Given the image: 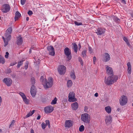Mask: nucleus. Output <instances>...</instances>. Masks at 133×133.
Masks as SVG:
<instances>
[{
    "label": "nucleus",
    "mask_w": 133,
    "mask_h": 133,
    "mask_svg": "<svg viewBox=\"0 0 133 133\" xmlns=\"http://www.w3.org/2000/svg\"><path fill=\"white\" fill-rule=\"evenodd\" d=\"M57 99L56 97H55L54 99L52 100L51 103V104H56L57 103Z\"/></svg>",
    "instance_id": "72a5a7b5"
},
{
    "label": "nucleus",
    "mask_w": 133,
    "mask_h": 133,
    "mask_svg": "<svg viewBox=\"0 0 133 133\" xmlns=\"http://www.w3.org/2000/svg\"><path fill=\"white\" fill-rule=\"evenodd\" d=\"M118 79L117 76H109L107 78L106 77L105 78L104 82L107 85H110L116 82Z\"/></svg>",
    "instance_id": "f257e3e1"
},
{
    "label": "nucleus",
    "mask_w": 133,
    "mask_h": 133,
    "mask_svg": "<svg viewBox=\"0 0 133 133\" xmlns=\"http://www.w3.org/2000/svg\"><path fill=\"white\" fill-rule=\"evenodd\" d=\"M64 54L68 59L67 61H69L71 58V51L68 48L66 47L64 49Z\"/></svg>",
    "instance_id": "20e7f679"
},
{
    "label": "nucleus",
    "mask_w": 133,
    "mask_h": 133,
    "mask_svg": "<svg viewBox=\"0 0 133 133\" xmlns=\"http://www.w3.org/2000/svg\"><path fill=\"white\" fill-rule=\"evenodd\" d=\"M121 2L123 3L124 4H126V2L125 0H121Z\"/></svg>",
    "instance_id": "bf43d9fd"
},
{
    "label": "nucleus",
    "mask_w": 133,
    "mask_h": 133,
    "mask_svg": "<svg viewBox=\"0 0 133 133\" xmlns=\"http://www.w3.org/2000/svg\"><path fill=\"white\" fill-rule=\"evenodd\" d=\"M29 52L30 54L31 53V49H30Z\"/></svg>",
    "instance_id": "338daca9"
},
{
    "label": "nucleus",
    "mask_w": 133,
    "mask_h": 133,
    "mask_svg": "<svg viewBox=\"0 0 133 133\" xmlns=\"http://www.w3.org/2000/svg\"><path fill=\"white\" fill-rule=\"evenodd\" d=\"M19 95L21 96L22 97L23 99H25V98L26 97V96L25 95V94L23 93L20 92L19 93Z\"/></svg>",
    "instance_id": "4c0bfd02"
},
{
    "label": "nucleus",
    "mask_w": 133,
    "mask_h": 133,
    "mask_svg": "<svg viewBox=\"0 0 133 133\" xmlns=\"http://www.w3.org/2000/svg\"><path fill=\"white\" fill-rule=\"evenodd\" d=\"M114 20L115 22L117 23L119 22L120 21V20L116 16H114Z\"/></svg>",
    "instance_id": "f704fd0d"
},
{
    "label": "nucleus",
    "mask_w": 133,
    "mask_h": 133,
    "mask_svg": "<svg viewBox=\"0 0 133 133\" xmlns=\"http://www.w3.org/2000/svg\"><path fill=\"white\" fill-rule=\"evenodd\" d=\"M23 61L24 60H22L18 63V64L17 66L18 68H19L20 67V66L23 64Z\"/></svg>",
    "instance_id": "473e14b6"
},
{
    "label": "nucleus",
    "mask_w": 133,
    "mask_h": 133,
    "mask_svg": "<svg viewBox=\"0 0 133 133\" xmlns=\"http://www.w3.org/2000/svg\"><path fill=\"white\" fill-rule=\"evenodd\" d=\"M5 62V60L4 58L0 55V63L4 64Z\"/></svg>",
    "instance_id": "cd10ccee"
},
{
    "label": "nucleus",
    "mask_w": 133,
    "mask_h": 133,
    "mask_svg": "<svg viewBox=\"0 0 133 133\" xmlns=\"http://www.w3.org/2000/svg\"><path fill=\"white\" fill-rule=\"evenodd\" d=\"M23 42V39L21 36H19L17 38V44L18 45H21Z\"/></svg>",
    "instance_id": "dca6fc26"
},
{
    "label": "nucleus",
    "mask_w": 133,
    "mask_h": 133,
    "mask_svg": "<svg viewBox=\"0 0 133 133\" xmlns=\"http://www.w3.org/2000/svg\"><path fill=\"white\" fill-rule=\"evenodd\" d=\"M26 0H21V4L22 5H24L26 2Z\"/></svg>",
    "instance_id": "09e8293b"
},
{
    "label": "nucleus",
    "mask_w": 133,
    "mask_h": 133,
    "mask_svg": "<svg viewBox=\"0 0 133 133\" xmlns=\"http://www.w3.org/2000/svg\"><path fill=\"white\" fill-rule=\"evenodd\" d=\"M2 102V99L1 97L0 96V106L1 105V103Z\"/></svg>",
    "instance_id": "680f3d73"
},
{
    "label": "nucleus",
    "mask_w": 133,
    "mask_h": 133,
    "mask_svg": "<svg viewBox=\"0 0 133 133\" xmlns=\"http://www.w3.org/2000/svg\"><path fill=\"white\" fill-rule=\"evenodd\" d=\"M11 72V70L10 68L7 69L5 71V73L6 74H9Z\"/></svg>",
    "instance_id": "a18cd8bd"
},
{
    "label": "nucleus",
    "mask_w": 133,
    "mask_h": 133,
    "mask_svg": "<svg viewBox=\"0 0 133 133\" xmlns=\"http://www.w3.org/2000/svg\"><path fill=\"white\" fill-rule=\"evenodd\" d=\"M45 122L46 123L45 124L46 126L48 125V127L49 128L50 127V123L49 121L48 120H46Z\"/></svg>",
    "instance_id": "a19ab883"
},
{
    "label": "nucleus",
    "mask_w": 133,
    "mask_h": 133,
    "mask_svg": "<svg viewBox=\"0 0 133 133\" xmlns=\"http://www.w3.org/2000/svg\"><path fill=\"white\" fill-rule=\"evenodd\" d=\"M54 108L51 106H48L44 108L45 112L46 113L51 112L53 110Z\"/></svg>",
    "instance_id": "f8f14e48"
},
{
    "label": "nucleus",
    "mask_w": 133,
    "mask_h": 133,
    "mask_svg": "<svg viewBox=\"0 0 133 133\" xmlns=\"http://www.w3.org/2000/svg\"><path fill=\"white\" fill-rule=\"evenodd\" d=\"M10 33L6 32L5 34V37H6V40L9 41L11 39V36Z\"/></svg>",
    "instance_id": "6ab92c4d"
},
{
    "label": "nucleus",
    "mask_w": 133,
    "mask_h": 133,
    "mask_svg": "<svg viewBox=\"0 0 133 133\" xmlns=\"http://www.w3.org/2000/svg\"><path fill=\"white\" fill-rule=\"evenodd\" d=\"M31 81L32 85H34L35 83V80L34 77H32L31 78Z\"/></svg>",
    "instance_id": "e433bc0d"
},
{
    "label": "nucleus",
    "mask_w": 133,
    "mask_h": 133,
    "mask_svg": "<svg viewBox=\"0 0 133 133\" xmlns=\"http://www.w3.org/2000/svg\"><path fill=\"white\" fill-rule=\"evenodd\" d=\"M66 71V68L63 65H59V73L61 75L65 74Z\"/></svg>",
    "instance_id": "423d86ee"
},
{
    "label": "nucleus",
    "mask_w": 133,
    "mask_h": 133,
    "mask_svg": "<svg viewBox=\"0 0 133 133\" xmlns=\"http://www.w3.org/2000/svg\"><path fill=\"white\" fill-rule=\"evenodd\" d=\"M127 65L128 67V73L129 74H130L131 70L130 63L128 62L127 64Z\"/></svg>",
    "instance_id": "aec40b11"
},
{
    "label": "nucleus",
    "mask_w": 133,
    "mask_h": 133,
    "mask_svg": "<svg viewBox=\"0 0 133 133\" xmlns=\"http://www.w3.org/2000/svg\"><path fill=\"white\" fill-rule=\"evenodd\" d=\"M96 97H97L98 96V94L97 93H96L94 95Z\"/></svg>",
    "instance_id": "e2e57ef3"
},
{
    "label": "nucleus",
    "mask_w": 133,
    "mask_h": 133,
    "mask_svg": "<svg viewBox=\"0 0 133 133\" xmlns=\"http://www.w3.org/2000/svg\"><path fill=\"white\" fill-rule=\"evenodd\" d=\"M46 80V79L45 78H44L43 76H41L40 79V81L41 82H42L43 85V84H44Z\"/></svg>",
    "instance_id": "393cba45"
},
{
    "label": "nucleus",
    "mask_w": 133,
    "mask_h": 133,
    "mask_svg": "<svg viewBox=\"0 0 133 133\" xmlns=\"http://www.w3.org/2000/svg\"><path fill=\"white\" fill-rule=\"evenodd\" d=\"M53 85V79L52 77H50L49 78L48 81L46 80L43 85L44 88L47 89L51 88Z\"/></svg>",
    "instance_id": "f03ea898"
},
{
    "label": "nucleus",
    "mask_w": 133,
    "mask_h": 133,
    "mask_svg": "<svg viewBox=\"0 0 133 133\" xmlns=\"http://www.w3.org/2000/svg\"><path fill=\"white\" fill-rule=\"evenodd\" d=\"M21 17V14L18 11H17L15 13V21L17 20Z\"/></svg>",
    "instance_id": "f3484780"
},
{
    "label": "nucleus",
    "mask_w": 133,
    "mask_h": 133,
    "mask_svg": "<svg viewBox=\"0 0 133 133\" xmlns=\"http://www.w3.org/2000/svg\"><path fill=\"white\" fill-rule=\"evenodd\" d=\"M9 55V53L8 52H6V55H5V57L6 58H8V57Z\"/></svg>",
    "instance_id": "864d4df0"
},
{
    "label": "nucleus",
    "mask_w": 133,
    "mask_h": 133,
    "mask_svg": "<svg viewBox=\"0 0 133 133\" xmlns=\"http://www.w3.org/2000/svg\"><path fill=\"white\" fill-rule=\"evenodd\" d=\"M75 97V93L73 92H70L69 94L68 97Z\"/></svg>",
    "instance_id": "7c9ffc66"
},
{
    "label": "nucleus",
    "mask_w": 133,
    "mask_h": 133,
    "mask_svg": "<svg viewBox=\"0 0 133 133\" xmlns=\"http://www.w3.org/2000/svg\"><path fill=\"white\" fill-rule=\"evenodd\" d=\"M24 102L26 104H29V101L26 98V97L25 98V99H23Z\"/></svg>",
    "instance_id": "79ce46f5"
},
{
    "label": "nucleus",
    "mask_w": 133,
    "mask_h": 133,
    "mask_svg": "<svg viewBox=\"0 0 133 133\" xmlns=\"http://www.w3.org/2000/svg\"><path fill=\"white\" fill-rule=\"evenodd\" d=\"M88 109V108L87 106H85L84 107V111L86 112H87Z\"/></svg>",
    "instance_id": "4d7b16f0"
},
{
    "label": "nucleus",
    "mask_w": 133,
    "mask_h": 133,
    "mask_svg": "<svg viewBox=\"0 0 133 133\" xmlns=\"http://www.w3.org/2000/svg\"><path fill=\"white\" fill-rule=\"evenodd\" d=\"M70 76L71 78L74 79H75L76 78V76L74 73H72L70 74Z\"/></svg>",
    "instance_id": "37998d69"
},
{
    "label": "nucleus",
    "mask_w": 133,
    "mask_h": 133,
    "mask_svg": "<svg viewBox=\"0 0 133 133\" xmlns=\"http://www.w3.org/2000/svg\"><path fill=\"white\" fill-rule=\"evenodd\" d=\"M105 109L107 112L108 114L111 113V109L110 107L109 106H108L105 107Z\"/></svg>",
    "instance_id": "b1692460"
},
{
    "label": "nucleus",
    "mask_w": 133,
    "mask_h": 133,
    "mask_svg": "<svg viewBox=\"0 0 133 133\" xmlns=\"http://www.w3.org/2000/svg\"><path fill=\"white\" fill-rule=\"evenodd\" d=\"M84 127L83 125L81 126L79 128V130L80 132H82L84 130Z\"/></svg>",
    "instance_id": "c9c22d12"
},
{
    "label": "nucleus",
    "mask_w": 133,
    "mask_h": 133,
    "mask_svg": "<svg viewBox=\"0 0 133 133\" xmlns=\"http://www.w3.org/2000/svg\"><path fill=\"white\" fill-rule=\"evenodd\" d=\"M12 31V29L11 27H10L6 31V32L10 33L11 34Z\"/></svg>",
    "instance_id": "58836bf2"
},
{
    "label": "nucleus",
    "mask_w": 133,
    "mask_h": 133,
    "mask_svg": "<svg viewBox=\"0 0 133 133\" xmlns=\"http://www.w3.org/2000/svg\"><path fill=\"white\" fill-rule=\"evenodd\" d=\"M28 62H27L25 63V65L24 66V68L25 70H26L28 68Z\"/></svg>",
    "instance_id": "de8ad7c7"
},
{
    "label": "nucleus",
    "mask_w": 133,
    "mask_h": 133,
    "mask_svg": "<svg viewBox=\"0 0 133 133\" xmlns=\"http://www.w3.org/2000/svg\"><path fill=\"white\" fill-rule=\"evenodd\" d=\"M119 103L121 105H124L126 104L127 102V98L126 96L123 95L121 97V98L119 99Z\"/></svg>",
    "instance_id": "39448f33"
},
{
    "label": "nucleus",
    "mask_w": 133,
    "mask_h": 133,
    "mask_svg": "<svg viewBox=\"0 0 133 133\" xmlns=\"http://www.w3.org/2000/svg\"><path fill=\"white\" fill-rule=\"evenodd\" d=\"M86 51L85 50H83L82 51V53L81 56L84 58H85L86 56Z\"/></svg>",
    "instance_id": "2f4dec72"
},
{
    "label": "nucleus",
    "mask_w": 133,
    "mask_h": 133,
    "mask_svg": "<svg viewBox=\"0 0 133 133\" xmlns=\"http://www.w3.org/2000/svg\"><path fill=\"white\" fill-rule=\"evenodd\" d=\"M105 57L103 59V61L104 62H107L109 61L110 59V55L107 53H104Z\"/></svg>",
    "instance_id": "4468645a"
},
{
    "label": "nucleus",
    "mask_w": 133,
    "mask_h": 133,
    "mask_svg": "<svg viewBox=\"0 0 133 133\" xmlns=\"http://www.w3.org/2000/svg\"><path fill=\"white\" fill-rule=\"evenodd\" d=\"M68 101L70 102H74L77 101V99L75 97H68Z\"/></svg>",
    "instance_id": "412c9836"
},
{
    "label": "nucleus",
    "mask_w": 133,
    "mask_h": 133,
    "mask_svg": "<svg viewBox=\"0 0 133 133\" xmlns=\"http://www.w3.org/2000/svg\"><path fill=\"white\" fill-rule=\"evenodd\" d=\"M74 23L77 26L81 25H82V24L81 22L78 23L76 21H75Z\"/></svg>",
    "instance_id": "49530a36"
},
{
    "label": "nucleus",
    "mask_w": 133,
    "mask_h": 133,
    "mask_svg": "<svg viewBox=\"0 0 133 133\" xmlns=\"http://www.w3.org/2000/svg\"><path fill=\"white\" fill-rule=\"evenodd\" d=\"M17 63L16 62H12L10 64V66H12L15 65Z\"/></svg>",
    "instance_id": "8fccbe9b"
},
{
    "label": "nucleus",
    "mask_w": 133,
    "mask_h": 133,
    "mask_svg": "<svg viewBox=\"0 0 133 133\" xmlns=\"http://www.w3.org/2000/svg\"><path fill=\"white\" fill-rule=\"evenodd\" d=\"M89 51L90 52L92 51V49L90 46L89 47Z\"/></svg>",
    "instance_id": "13d9d810"
},
{
    "label": "nucleus",
    "mask_w": 133,
    "mask_h": 133,
    "mask_svg": "<svg viewBox=\"0 0 133 133\" xmlns=\"http://www.w3.org/2000/svg\"><path fill=\"white\" fill-rule=\"evenodd\" d=\"M41 126L42 129H44L45 128L46 125L43 122L41 124Z\"/></svg>",
    "instance_id": "c03bdc74"
},
{
    "label": "nucleus",
    "mask_w": 133,
    "mask_h": 133,
    "mask_svg": "<svg viewBox=\"0 0 133 133\" xmlns=\"http://www.w3.org/2000/svg\"><path fill=\"white\" fill-rule=\"evenodd\" d=\"M72 109L74 110H77L78 107V104L77 102H75L71 104Z\"/></svg>",
    "instance_id": "2eb2a0df"
},
{
    "label": "nucleus",
    "mask_w": 133,
    "mask_h": 133,
    "mask_svg": "<svg viewBox=\"0 0 133 133\" xmlns=\"http://www.w3.org/2000/svg\"><path fill=\"white\" fill-rule=\"evenodd\" d=\"M10 7L9 4H5L2 5L1 8L2 11L4 13H6L9 11Z\"/></svg>",
    "instance_id": "0eeeda50"
},
{
    "label": "nucleus",
    "mask_w": 133,
    "mask_h": 133,
    "mask_svg": "<svg viewBox=\"0 0 133 133\" xmlns=\"http://www.w3.org/2000/svg\"><path fill=\"white\" fill-rule=\"evenodd\" d=\"M73 47L72 49L74 50V51L76 52H77L78 50V47L77 46L76 44L75 43H73L72 44Z\"/></svg>",
    "instance_id": "4be33fe9"
},
{
    "label": "nucleus",
    "mask_w": 133,
    "mask_h": 133,
    "mask_svg": "<svg viewBox=\"0 0 133 133\" xmlns=\"http://www.w3.org/2000/svg\"><path fill=\"white\" fill-rule=\"evenodd\" d=\"M72 82L71 80H69L67 82V86L68 87H70L72 85Z\"/></svg>",
    "instance_id": "bb28decb"
},
{
    "label": "nucleus",
    "mask_w": 133,
    "mask_h": 133,
    "mask_svg": "<svg viewBox=\"0 0 133 133\" xmlns=\"http://www.w3.org/2000/svg\"><path fill=\"white\" fill-rule=\"evenodd\" d=\"M96 57H93V62H94V64H95V62L96 60Z\"/></svg>",
    "instance_id": "5fc2aeb1"
},
{
    "label": "nucleus",
    "mask_w": 133,
    "mask_h": 133,
    "mask_svg": "<svg viewBox=\"0 0 133 133\" xmlns=\"http://www.w3.org/2000/svg\"><path fill=\"white\" fill-rule=\"evenodd\" d=\"M106 72L108 75L112 76H114L112 68L109 66H107L106 68Z\"/></svg>",
    "instance_id": "9d476101"
},
{
    "label": "nucleus",
    "mask_w": 133,
    "mask_h": 133,
    "mask_svg": "<svg viewBox=\"0 0 133 133\" xmlns=\"http://www.w3.org/2000/svg\"><path fill=\"white\" fill-rule=\"evenodd\" d=\"M3 82L8 87L10 86L12 83V79L8 77L4 78L3 80Z\"/></svg>",
    "instance_id": "1a4fd4ad"
},
{
    "label": "nucleus",
    "mask_w": 133,
    "mask_h": 133,
    "mask_svg": "<svg viewBox=\"0 0 133 133\" xmlns=\"http://www.w3.org/2000/svg\"><path fill=\"white\" fill-rule=\"evenodd\" d=\"M2 38L4 42L5 43L4 46H5L8 44L9 41L8 40H6V38H5L3 36L2 37Z\"/></svg>",
    "instance_id": "c85d7f7f"
},
{
    "label": "nucleus",
    "mask_w": 133,
    "mask_h": 133,
    "mask_svg": "<svg viewBox=\"0 0 133 133\" xmlns=\"http://www.w3.org/2000/svg\"><path fill=\"white\" fill-rule=\"evenodd\" d=\"M90 116L87 113L82 114L81 119L85 123L89 124L90 123Z\"/></svg>",
    "instance_id": "7ed1b4c3"
},
{
    "label": "nucleus",
    "mask_w": 133,
    "mask_h": 133,
    "mask_svg": "<svg viewBox=\"0 0 133 133\" xmlns=\"http://www.w3.org/2000/svg\"><path fill=\"white\" fill-rule=\"evenodd\" d=\"M96 33L98 35H101L103 34L105 32V30L101 28H98L97 29Z\"/></svg>",
    "instance_id": "9b49d317"
},
{
    "label": "nucleus",
    "mask_w": 133,
    "mask_h": 133,
    "mask_svg": "<svg viewBox=\"0 0 133 133\" xmlns=\"http://www.w3.org/2000/svg\"><path fill=\"white\" fill-rule=\"evenodd\" d=\"M123 38L124 41L126 42L127 45L128 46H129L130 47L131 46L129 42V41L127 37H124Z\"/></svg>",
    "instance_id": "5701e85b"
},
{
    "label": "nucleus",
    "mask_w": 133,
    "mask_h": 133,
    "mask_svg": "<svg viewBox=\"0 0 133 133\" xmlns=\"http://www.w3.org/2000/svg\"><path fill=\"white\" fill-rule=\"evenodd\" d=\"M65 127L68 128H69L72 126L73 124L72 121L71 120H66L65 122Z\"/></svg>",
    "instance_id": "ddd939ff"
},
{
    "label": "nucleus",
    "mask_w": 133,
    "mask_h": 133,
    "mask_svg": "<svg viewBox=\"0 0 133 133\" xmlns=\"http://www.w3.org/2000/svg\"><path fill=\"white\" fill-rule=\"evenodd\" d=\"M15 122V121L14 120H12V121L11 124H10V126H11L12 125H13L14 124Z\"/></svg>",
    "instance_id": "6e6d98bb"
},
{
    "label": "nucleus",
    "mask_w": 133,
    "mask_h": 133,
    "mask_svg": "<svg viewBox=\"0 0 133 133\" xmlns=\"http://www.w3.org/2000/svg\"><path fill=\"white\" fill-rule=\"evenodd\" d=\"M28 14L29 15H32V14H33V12H32L31 11V10H29L28 12Z\"/></svg>",
    "instance_id": "3c124183"
},
{
    "label": "nucleus",
    "mask_w": 133,
    "mask_h": 133,
    "mask_svg": "<svg viewBox=\"0 0 133 133\" xmlns=\"http://www.w3.org/2000/svg\"><path fill=\"white\" fill-rule=\"evenodd\" d=\"M78 59L79 61L80 62L82 66H83V64L81 58L80 57H78Z\"/></svg>",
    "instance_id": "ea45409f"
},
{
    "label": "nucleus",
    "mask_w": 133,
    "mask_h": 133,
    "mask_svg": "<svg viewBox=\"0 0 133 133\" xmlns=\"http://www.w3.org/2000/svg\"><path fill=\"white\" fill-rule=\"evenodd\" d=\"M31 133H34V130L33 129H31L30 131Z\"/></svg>",
    "instance_id": "0e129e2a"
},
{
    "label": "nucleus",
    "mask_w": 133,
    "mask_h": 133,
    "mask_svg": "<svg viewBox=\"0 0 133 133\" xmlns=\"http://www.w3.org/2000/svg\"><path fill=\"white\" fill-rule=\"evenodd\" d=\"M47 50L48 51V53L49 55L54 56L55 55L54 49L52 46L50 45L47 46Z\"/></svg>",
    "instance_id": "6e6552de"
},
{
    "label": "nucleus",
    "mask_w": 133,
    "mask_h": 133,
    "mask_svg": "<svg viewBox=\"0 0 133 133\" xmlns=\"http://www.w3.org/2000/svg\"><path fill=\"white\" fill-rule=\"evenodd\" d=\"M36 90L35 89V87L34 85H32L31 86V88L30 90L32 91V90Z\"/></svg>",
    "instance_id": "603ef678"
},
{
    "label": "nucleus",
    "mask_w": 133,
    "mask_h": 133,
    "mask_svg": "<svg viewBox=\"0 0 133 133\" xmlns=\"http://www.w3.org/2000/svg\"><path fill=\"white\" fill-rule=\"evenodd\" d=\"M112 118L111 116H109L107 117L105 119V121L106 124L110 123L112 121Z\"/></svg>",
    "instance_id": "a211bd4d"
},
{
    "label": "nucleus",
    "mask_w": 133,
    "mask_h": 133,
    "mask_svg": "<svg viewBox=\"0 0 133 133\" xmlns=\"http://www.w3.org/2000/svg\"><path fill=\"white\" fill-rule=\"evenodd\" d=\"M31 95L32 97H34L36 94V90H32V91L30 90Z\"/></svg>",
    "instance_id": "c756f323"
},
{
    "label": "nucleus",
    "mask_w": 133,
    "mask_h": 133,
    "mask_svg": "<svg viewBox=\"0 0 133 133\" xmlns=\"http://www.w3.org/2000/svg\"><path fill=\"white\" fill-rule=\"evenodd\" d=\"M35 110H32V111H30L26 115V117H28L30 116H32L34 113Z\"/></svg>",
    "instance_id": "a878e982"
},
{
    "label": "nucleus",
    "mask_w": 133,
    "mask_h": 133,
    "mask_svg": "<svg viewBox=\"0 0 133 133\" xmlns=\"http://www.w3.org/2000/svg\"><path fill=\"white\" fill-rule=\"evenodd\" d=\"M131 17L133 18V14H131Z\"/></svg>",
    "instance_id": "774afa93"
},
{
    "label": "nucleus",
    "mask_w": 133,
    "mask_h": 133,
    "mask_svg": "<svg viewBox=\"0 0 133 133\" xmlns=\"http://www.w3.org/2000/svg\"><path fill=\"white\" fill-rule=\"evenodd\" d=\"M35 47L34 45L32 46L30 49H33L34 48H35Z\"/></svg>",
    "instance_id": "69168bd1"
},
{
    "label": "nucleus",
    "mask_w": 133,
    "mask_h": 133,
    "mask_svg": "<svg viewBox=\"0 0 133 133\" xmlns=\"http://www.w3.org/2000/svg\"><path fill=\"white\" fill-rule=\"evenodd\" d=\"M41 118V116L40 115H38L37 118V120H39V119Z\"/></svg>",
    "instance_id": "052dcab7"
}]
</instances>
